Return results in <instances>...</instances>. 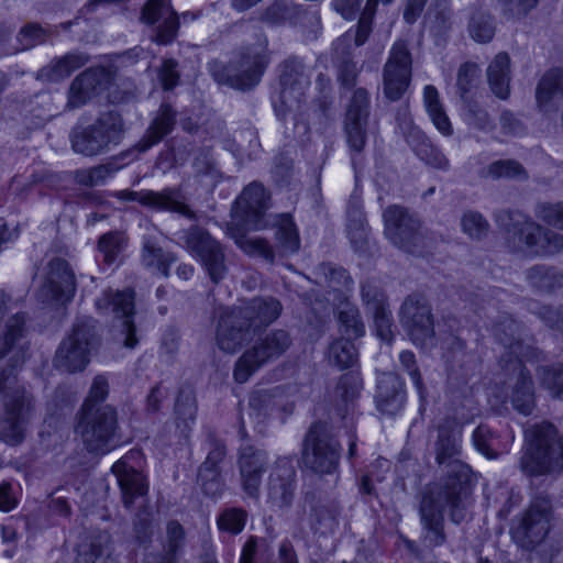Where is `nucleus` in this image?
Returning <instances> with one entry per match:
<instances>
[{
    "label": "nucleus",
    "instance_id": "4d7b16f0",
    "mask_svg": "<svg viewBox=\"0 0 563 563\" xmlns=\"http://www.w3.org/2000/svg\"><path fill=\"white\" fill-rule=\"evenodd\" d=\"M540 386L551 397L563 400V364L540 365L536 369Z\"/></svg>",
    "mask_w": 563,
    "mask_h": 563
},
{
    "label": "nucleus",
    "instance_id": "423d86ee",
    "mask_svg": "<svg viewBox=\"0 0 563 563\" xmlns=\"http://www.w3.org/2000/svg\"><path fill=\"white\" fill-rule=\"evenodd\" d=\"M118 410L112 405L79 409L75 432L90 453H106L120 441Z\"/></svg>",
    "mask_w": 563,
    "mask_h": 563
},
{
    "label": "nucleus",
    "instance_id": "2eb2a0df",
    "mask_svg": "<svg viewBox=\"0 0 563 563\" xmlns=\"http://www.w3.org/2000/svg\"><path fill=\"white\" fill-rule=\"evenodd\" d=\"M525 362L518 357L498 358L501 371L508 376L506 398L515 411L530 416L537 406L536 385Z\"/></svg>",
    "mask_w": 563,
    "mask_h": 563
},
{
    "label": "nucleus",
    "instance_id": "603ef678",
    "mask_svg": "<svg viewBox=\"0 0 563 563\" xmlns=\"http://www.w3.org/2000/svg\"><path fill=\"white\" fill-rule=\"evenodd\" d=\"M360 292L362 305L367 314L389 307L388 296L376 279L362 280Z\"/></svg>",
    "mask_w": 563,
    "mask_h": 563
},
{
    "label": "nucleus",
    "instance_id": "774afa93",
    "mask_svg": "<svg viewBox=\"0 0 563 563\" xmlns=\"http://www.w3.org/2000/svg\"><path fill=\"white\" fill-rule=\"evenodd\" d=\"M461 228L470 239L479 241L488 234L489 223L481 212L467 210L461 218Z\"/></svg>",
    "mask_w": 563,
    "mask_h": 563
},
{
    "label": "nucleus",
    "instance_id": "f8f14e48",
    "mask_svg": "<svg viewBox=\"0 0 563 563\" xmlns=\"http://www.w3.org/2000/svg\"><path fill=\"white\" fill-rule=\"evenodd\" d=\"M96 308L103 316L113 318V336L128 349H134L139 344L136 327L134 323V291L112 290L102 291L96 299Z\"/></svg>",
    "mask_w": 563,
    "mask_h": 563
},
{
    "label": "nucleus",
    "instance_id": "5701e85b",
    "mask_svg": "<svg viewBox=\"0 0 563 563\" xmlns=\"http://www.w3.org/2000/svg\"><path fill=\"white\" fill-rule=\"evenodd\" d=\"M445 509L451 518V505L440 498V489L423 494L419 516L422 543L428 548L442 547L446 542L443 515Z\"/></svg>",
    "mask_w": 563,
    "mask_h": 563
},
{
    "label": "nucleus",
    "instance_id": "ea45409f",
    "mask_svg": "<svg viewBox=\"0 0 563 563\" xmlns=\"http://www.w3.org/2000/svg\"><path fill=\"white\" fill-rule=\"evenodd\" d=\"M74 563H115L108 534H99L88 543L80 544Z\"/></svg>",
    "mask_w": 563,
    "mask_h": 563
},
{
    "label": "nucleus",
    "instance_id": "09e8293b",
    "mask_svg": "<svg viewBox=\"0 0 563 563\" xmlns=\"http://www.w3.org/2000/svg\"><path fill=\"white\" fill-rule=\"evenodd\" d=\"M186 533L184 527L177 520H170L166 525V537L162 543V552H157L166 560L179 563L185 547Z\"/></svg>",
    "mask_w": 563,
    "mask_h": 563
},
{
    "label": "nucleus",
    "instance_id": "ddd939ff",
    "mask_svg": "<svg viewBox=\"0 0 563 563\" xmlns=\"http://www.w3.org/2000/svg\"><path fill=\"white\" fill-rule=\"evenodd\" d=\"M290 345L291 338L287 331L278 329L268 332L238 358L233 371L234 380L246 383L266 363L280 357Z\"/></svg>",
    "mask_w": 563,
    "mask_h": 563
},
{
    "label": "nucleus",
    "instance_id": "4468645a",
    "mask_svg": "<svg viewBox=\"0 0 563 563\" xmlns=\"http://www.w3.org/2000/svg\"><path fill=\"white\" fill-rule=\"evenodd\" d=\"M274 227L276 228V251L267 240L262 238L244 241L243 251L251 256H258L269 264L275 262L276 252L282 257L297 253L300 249V236L292 214L289 212L276 214Z\"/></svg>",
    "mask_w": 563,
    "mask_h": 563
},
{
    "label": "nucleus",
    "instance_id": "aec40b11",
    "mask_svg": "<svg viewBox=\"0 0 563 563\" xmlns=\"http://www.w3.org/2000/svg\"><path fill=\"white\" fill-rule=\"evenodd\" d=\"M399 320L411 341L421 347L431 345L434 339V322L431 307L417 295H409L399 310Z\"/></svg>",
    "mask_w": 563,
    "mask_h": 563
},
{
    "label": "nucleus",
    "instance_id": "cd10ccee",
    "mask_svg": "<svg viewBox=\"0 0 563 563\" xmlns=\"http://www.w3.org/2000/svg\"><path fill=\"white\" fill-rule=\"evenodd\" d=\"M120 198L136 201L142 206L156 209L169 210L190 219L196 220L195 212L185 203V197L178 188H165L161 191L154 190H122L119 195Z\"/></svg>",
    "mask_w": 563,
    "mask_h": 563
},
{
    "label": "nucleus",
    "instance_id": "6e6d98bb",
    "mask_svg": "<svg viewBox=\"0 0 563 563\" xmlns=\"http://www.w3.org/2000/svg\"><path fill=\"white\" fill-rule=\"evenodd\" d=\"M276 396L273 390L258 389L251 393L249 398V415L256 422H264L276 409Z\"/></svg>",
    "mask_w": 563,
    "mask_h": 563
},
{
    "label": "nucleus",
    "instance_id": "f257e3e1",
    "mask_svg": "<svg viewBox=\"0 0 563 563\" xmlns=\"http://www.w3.org/2000/svg\"><path fill=\"white\" fill-rule=\"evenodd\" d=\"M462 433L455 421L445 420L438 427L434 443L435 462L445 468L440 483V498L451 505V521L460 525L467 519L473 504L471 497V467L460 460Z\"/></svg>",
    "mask_w": 563,
    "mask_h": 563
},
{
    "label": "nucleus",
    "instance_id": "c9c22d12",
    "mask_svg": "<svg viewBox=\"0 0 563 563\" xmlns=\"http://www.w3.org/2000/svg\"><path fill=\"white\" fill-rule=\"evenodd\" d=\"M242 317L252 323L255 331L274 322L282 312V303L274 297H255L239 306Z\"/></svg>",
    "mask_w": 563,
    "mask_h": 563
},
{
    "label": "nucleus",
    "instance_id": "72a5a7b5",
    "mask_svg": "<svg viewBox=\"0 0 563 563\" xmlns=\"http://www.w3.org/2000/svg\"><path fill=\"white\" fill-rule=\"evenodd\" d=\"M112 471L117 475L125 508H131L137 498H143L147 494L148 485L145 476L134 467L128 466L124 460L117 462Z\"/></svg>",
    "mask_w": 563,
    "mask_h": 563
},
{
    "label": "nucleus",
    "instance_id": "13d9d810",
    "mask_svg": "<svg viewBox=\"0 0 563 563\" xmlns=\"http://www.w3.org/2000/svg\"><path fill=\"white\" fill-rule=\"evenodd\" d=\"M202 448L207 452V456L200 466L222 470V464L228 454L225 441L216 431L208 429Z\"/></svg>",
    "mask_w": 563,
    "mask_h": 563
},
{
    "label": "nucleus",
    "instance_id": "bf43d9fd",
    "mask_svg": "<svg viewBox=\"0 0 563 563\" xmlns=\"http://www.w3.org/2000/svg\"><path fill=\"white\" fill-rule=\"evenodd\" d=\"M249 514L242 507H225L217 516V527L220 532L231 536L240 534L247 522Z\"/></svg>",
    "mask_w": 563,
    "mask_h": 563
},
{
    "label": "nucleus",
    "instance_id": "5fc2aeb1",
    "mask_svg": "<svg viewBox=\"0 0 563 563\" xmlns=\"http://www.w3.org/2000/svg\"><path fill=\"white\" fill-rule=\"evenodd\" d=\"M124 249L123 236L118 231H110L102 234L97 244L98 255L97 260L103 265V268L111 267L115 264L119 254Z\"/></svg>",
    "mask_w": 563,
    "mask_h": 563
},
{
    "label": "nucleus",
    "instance_id": "864d4df0",
    "mask_svg": "<svg viewBox=\"0 0 563 563\" xmlns=\"http://www.w3.org/2000/svg\"><path fill=\"white\" fill-rule=\"evenodd\" d=\"M530 285L541 291H553L563 287V274L555 267L534 265L527 272Z\"/></svg>",
    "mask_w": 563,
    "mask_h": 563
},
{
    "label": "nucleus",
    "instance_id": "dca6fc26",
    "mask_svg": "<svg viewBox=\"0 0 563 563\" xmlns=\"http://www.w3.org/2000/svg\"><path fill=\"white\" fill-rule=\"evenodd\" d=\"M412 56L405 40L396 41L383 67V92L391 102L399 101L411 82Z\"/></svg>",
    "mask_w": 563,
    "mask_h": 563
},
{
    "label": "nucleus",
    "instance_id": "3c124183",
    "mask_svg": "<svg viewBox=\"0 0 563 563\" xmlns=\"http://www.w3.org/2000/svg\"><path fill=\"white\" fill-rule=\"evenodd\" d=\"M339 508L334 504H318L311 508L310 529L314 533L334 532L338 527Z\"/></svg>",
    "mask_w": 563,
    "mask_h": 563
},
{
    "label": "nucleus",
    "instance_id": "6ab92c4d",
    "mask_svg": "<svg viewBox=\"0 0 563 563\" xmlns=\"http://www.w3.org/2000/svg\"><path fill=\"white\" fill-rule=\"evenodd\" d=\"M239 307L216 306L213 317L218 318L216 341L219 349L225 353H235L252 338V323L241 316Z\"/></svg>",
    "mask_w": 563,
    "mask_h": 563
},
{
    "label": "nucleus",
    "instance_id": "e433bc0d",
    "mask_svg": "<svg viewBox=\"0 0 563 563\" xmlns=\"http://www.w3.org/2000/svg\"><path fill=\"white\" fill-rule=\"evenodd\" d=\"M406 141L417 157L427 165L441 170L450 168L446 156L420 129H411L406 136Z\"/></svg>",
    "mask_w": 563,
    "mask_h": 563
},
{
    "label": "nucleus",
    "instance_id": "393cba45",
    "mask_svg": "<svg viewBox=\"0 0 563 563\" xmlns=\"http://www.w3.org/2000/svg\"><path fill=\"white\" fill-rule=\"evenodd\" d=\"M269 194L261 183L252 181L238 196L232 211L251 229H265L267 227L265 213L269 207Z\"/></svg>",
    "mask_w": 563,
    "mask_h": 563
},
{
    "label": "nucleus",
    "instance_id": "473e14b6",
    "mask_svg": "<svg viewBox=\"0 0 563 563\" xmlns=\"http://www.w3.org/2000/svg\"><path fill=\"white\" fill-rule=\"evenodd\" d=\"M406 400L404 382L399 375L388 372L378 377L375 402L377 409L386 415H396Z\"/></svg>",
    "mask_w": 563,
    "mask_h": 563
},
{
    "label": "nucleus",
    "instance_id": "58836bf2",
    "mask_svg": "<svg viewBox=\"0 0 563 563\" xmlns=\"http://www.w3.org/2000/svg\"><path fill=\"white\" fill-rule=\"evenodd\" d=\"M487 78L493 93L499 99L510 95V58L507 53H499L487 68Z\"/></svg>",
    "mask_w": 563,
    "mask_h": 563
},
{
    "label": "nucleus",
    "instance_id": "9d476101",
    "mask_svg": "<svg viewBox=\"0 0 563 563\" xmlns=\"http://www.w3.org/2000/svg\"><path fill=\"white\" fill-rule=\"evenodd\" d=\"M124 122L119 112H102L93 123L74 129L70 134L73 150L85 156L102 154L121 143Z\"/></svg>",
    "mask_w": 563,
    "mask_h": 563
},
{
    "label": "nucleus",
    "instance_id": "1a4fd4ad",
    "mask_svg": "<svg viewBox=\"0 0 563 563\" xmlns=\"http://www.w3.org/2000/svg\"><path fill=\"white\" fill-rule=\"evenodd\" d=\"M277 70L280 91L273 97L272 103L277 119L284 122L290 112L299 110L305 102L311 76L303 58L297 55H290L282 60Z\"/></svg>",
    "mask_w": 563,
    "mask_h": 563
},
{
    "label": "nucleus",
    "instance_id": "39448f33",
    "mask_svg": "<svg viewBox=\"0 0 563 563\" xmlns=\"http://www.w3.org/2000/svg\"><path fill=\"white\" fill-rule=\"evenodd\" d=\"M97 320L92 317H77L69 333L60 342L54 365L68 373L84 371L90 362L91 352L99 345Z\"/></svg>",
    "mask_w": 563,
    "mask_h": 563
},
{
    "label": "nucleus",
    "instance_id": "20e7f679",
    "mask_svg": "<svg viewBox=\"0 0 563 563\" xmlns=\"http://www.w3.org/2000/svg\"><path fill=\"white\" fill-rule=\"evenodd\" d=\"M176 111L168 103H162L157 115L153 119L142 139L131 148L121 152L106 164L90 168V177L95 186L102 185L118 170L139 158V155L147 152L168 135L176 123Z\"/></svg>",
    "mask_w": 563,
    "mask_h": 563
},
{
    "label": "nucleus",
    "instance_id": "e2e57ef3",
    "mask_svg": "<svg viewBox=\"0 0 563 563\" xmlns=\"http://www.w3.org/2000/svg\"><path fill=\"white\" fill-rule=\"evenodd\" d=\"M367 121L347 120L345 119L346 142L351 150L352 164L355 165L356 157L360 155L367 140L366 134Z\"/></svg>",
    "mask_w": 563,
    "mask_h": 563
},
{
    "label": "nucleus",
    "instance_id": "a18cd8bd",
    "mask_svg": "<svg viewBox=\"0 0 563 563\" xmlns=\"http://www.w3.org/2000/svg\"><path fill=\"white\" fill-rule=\"evenodd\" d=\"M88 60L89 57L86 54L71 52L53 59L47 67L42 69V74L47 76L51 81H58L69 77L75 70L85 66Z\"/></svg>",
    "mask_w": 563,
    "mask_h": 563
},
{
    "label": "nucleus",
    "instance_id": "338daca9",
    "mask_svg": "<svg viewBox=\"0 0 563 563\" xmlns=\"http://www.w3.org/2000/svg\"><path fill=\"white\" fill-rule=\"evenodd\" d=\"M462 117L467 125L477 130H486L490 126L489 114L476 100L468 97L462 99Z\"/></svg>",
    "mask_w": 563,
    "mask_h": 563
},
{
    "label": "nucleus",
    "instance_id": "2f4dec72",
    "mask_svg": "<svg viewBox=\"0 0 563 563\" xmlns=\"http://www.w3.org/2000/svg\"><path fill=\"white\" fill-rule=\"evenodd\" d=\"M514 439V432L508 424L496 429L488 423H481L473 432L477 450L488 457H497L507 452Z\"/></svg>",
    "mask_w": 563,
    "mask_h": 563
},
{
    "label": "nucleus",
    "instance_id": "4c0bfd02",
    "mask_svg": "<svg viewBox=\"0 0 563 563\" xmlns=\"http://www.w3.org/2000/svg\"><path fill=\"white\" fill-rule=\"evenodd\" d=\"M102 85V74L88 69L78 75L71 82L67 106L71 109L84 106Z\"/></svg>",
    "mask_w": 563,
    "mask_h": 563
},
{
    "label": "nucleus",
    "instance_id": "4be33fe9",
    "mask_svg": "<svg viewBox=\"0 0 563 563\" xmlns=\"http://www.w3.org/2000/svg\"><path fill=\"white\" fill-rule=\"evenodd\" d=\"M446 361L450 364L448 384L451 393L454 389L466 396L471 391L468 382L476 375L478 363L474 355L466 352V342L459 336L450 335L443 345Z\"/></svg>",
    "mask_w": 563,
    "mask_h": 563
},
{
    "label": "nucleus",
    "instance_id": "c756f323",
    "mask_svg": "<svg viewBox=\"0 0 563 563\" xmlns=\"http://www.w3.org/2000/svg\"><path fill=\"white\" fill-rule=\"evenodd\" d=\"M11 297L0 289V358L12 351L25 332V312H10Z\"/></svg>",
    "mask_w": 563,
    "mask_h": 563
},
{
    "label": "nucleus",
    "instance_id": "a19ab883",
    "mask_svg": "<svg viewBox=\"0 0 563 563\" xmlns=\"http://www.w3.org/2000/svg\"><path fill=\"white\" fill-rule=\"evenodd\" d=\"M141 260L146 268L154 269L168 277L169 267L177 261V257L170 252H165L154 239L144 236Z\"/></svg>",
    "mask_w": 563,
    "mask_h": 563
},
{
    "label": "nucleus",
    "instance_id": "7c9ffc66",
    "mask_svg": "<svg viewBox=\"0 0 563 563\" xmlns=\"http://www.w3.org/2000/svg\"><path fill=\"white\" fill-rule=\"evenodd\" d=\"M352 36V31H347L332 45V63L336 69L338 81L349 90L356 85L360 71L353 59Z\"/></svg>",
    "mask_w": 563,
    "mask_h": 563
},
{
    "label": "nucleus",
    "instance_id": "79ce46f5",
    "mask_svg": "<svg viewBox=\"0 0 563 563\" xmlns=\"http://www.w3.org/2000/svg\"><path fill=\"white\" fill-rule=\"evenodd\" d=\"M197 409L195 390L190 386H183L178 391L174 407L176 426L183 434L196 422Z\"/></svg>",
    "mask_w": 563,
    "mask_h": 563
},
{
    "label": "nucleus",
    "instance_id": "c85d7f7f",
    "mask_svg": "<svg viewBox=\"0 0 563 563\" xmlns=\"http://www.w3.org/2000/svg\"><path fill=\"white\" fill-rule=\"evenodd\" d=\"M550 529L549 511L545 508L531 506L516 527L511 529L515 541L525 549L540 544Z\"/></svg>",
    "mask_w": 563,
    "mask_h": 563
},
{
    "label": "nucleus",
    "instance_id": "412c9836",
    "mask_svg": "<svg viewBox=\"0 0 563 563\" xmlns=\"http://www.w3.org/2000/svg\"><path fill=\"white\" fill-rule=\"evenodd\" d=\"M385 234L397 247L415 254L422 242L420 221L400 206H389L383 213Z\"/></svg>",
    "mask_w": 563,
    "mask_h": 563
},
{
    "label": "nucleus",
    "instance_id": "0eeeda50",
    "mask_svg": "<svg viewBox=\"0 0 563 563\" xmlns=\"http://www.w3.org/2000/svg\"><path fill=\"white\" fill-rule=\"evenodd\" d=\"M495 221L508 233L517 235L530 254L552 255L563 249L562 234L544 229L520 211L500 210L495 213Z\"/></svg>",
    "mask_w": 563,
    "mask_h": 563
},
{
    "label": "nucleus",
    "instance_id": "69168bd1",
    "mask_svg": "<svg viewBox=\"0 0 563 563\" xmlns=\"http://www.w3.org/2000/svg\"><path fill=\"white\" fill-rule=\"evenodd\" d=\"M471 37L478 43H488L495 35L494 19L490 14L474 12L468 22Z\"/></svg>",
    "mask_w": 563,
    "mask_h": 563
},
{
    "label": "nucleus",
    "instance_id": "b1692460",
    "mask_svg": "<svg viewBox=\"0 0 563 563\" xmlns=\"http://www.w3.org/2000/svg\"><path fill=\"white\" fill-rule=\"evenodd\" d=\"M297 489V472L291 459L278 457L267 482L266 503L273 510H287L292 506Z\"/></svg>",
    "mask_w": 563,
    "mask_h": 563
},
{
    "label": "nucleus",
    "instance_id": "052dcab7",
    "mask_svg": "<svg viewBox=\"0 0 563 563\" xmlns=\"http://www.w3.org/2000/svg\"><path fill=\"white\" fill-rule=\"evenodd\" d=\"M379 0H366L365 7L360 13V19L357 24L354 27H351L349 31H352V46L360 47L364 45L372 31H373V21L376 14V9Z\"/></svg>",
    "mask_w": 563,
    "mask_h": 563
},
{
    "label": "nucleus",
    "instance_id": "f3484780",
    "mask_svg": "<svg viewBox=\"0 0 563 563\" xmlns=\"http://www.w3.org/2000/svg\"><path fill=\"white\" fill-rule=\"evenodd\" d=\"M46 269L44 282L36 290V299L48 305L70 302L76 294L77 283L69 263L62 257H53Z\"/></svg>",
    "mask_w": 563,
    "mask_h": 563
},
{
    "label": "nucleus",
    "instance_id": "a211bd4d",
    "mask_svg": "<svg viewBox=\"0 0 563 563\" xmlns=\"http://www.w3.org/2000/svg\"><path fill=\"white\" fill-rule=\"evenodd\" d=\"M492 333L505 349L500 356L518 357L529 363H540L547 358L542 350L525 342L522 324L509 314L498 316L492 325Z\"/></svg>",
    "mask_w": 563,
    "mask_h": 563
},
{
    "label": "nucleus",
    "instance_id": "0e129e2a",
    "mask_svg": "<svg viewBox=\"0 0 563 563\" xmlns=\"http://www.w3.org/2000/svg\"><path fill=\"white\" fill-rule=\"evenodd\" d=\"M197 481L206 496L211 498L222 496L225 487L222 470L199 466Z\"/></svg>",
    "mask_w": 563,
    "mask_h": 563
},
{
    "label": "nucleus",
    "instance_id": "49530a36",
    "mask_svg": "<svg viewBox=\"0 0 563 563\" xmlns=\"http://www.w3.org/2000/svg\"><path fill=\"white\" fill-rule=\"evenodd\" d=\"M346 338L333 340L328 347L329 363L340 369L352 368L358 362V352L353 342Z\"/></svg>",
    "mask_w": 563,
    "mask_h": 563
},
{
    "label": "nucleus",
    "instance_id": "9b49d317",
    "mask_svg": "<svg viewBox=\"0 0 563 563\" xmlns=\"http://www.w3.org/2000/svg\"><path fill=\"white\" fill-rule=\"evenodd\" d=\"M178 241L188 250L203 268L212 284L218 285L228 274L223 245L210 233L191 225L177 232Z\"/></svg>",
    "mask_w": 563,
    "mask_h": 563
},
{
    "label": "nucleus",
    "instance_id": "7ed1b4c3",
    "mask_svg": "<svg viewBox=\"0 0 563 563\" xmlns=\"http://www.w3.org/2000/svg\"><path fill=\"white\" fill-rule=\"evenodd\" d=\"M0 399L4 407L0 419V439L9 445L20 444L34 411V398L19 384L13 365L0 369Z\"/></svg>",
    "mask_w": 563,
    "mask_h": 563
},
{
    "label": "nucleus",
    "instance_id": "8fccbe9b",
    "mask_svg": "<svg viewBox=\"0 0 563 563\" xmlns=\"http://www.w3.org/2000/svg\"><path fill=\"white\" fill-rule=\"evenodd\" d=\"M338 322L342 338L356 340L365 334V324L355 305H344L338 312Z\"/></svg>",
    "mask_w": 563,
    "mask_h": 563
},
{
    "label": "nucleus",
    "instance_id": "37998d69",
    "mask_svg": "<svg viewBox=\"0 0 563 563\" xmlns=\"http://www.w3.org/2000/svg\"><path fill=\"white\" fill-rule=\"evenodd\" d=\"M239 563H276L272 541L250 536L242 545Z\"/></svg>",
    "mask_w": 563,
    "mask_h": 563
},
{
    "label": "nucleus",
    "instance_id": "a878e982",
    "mask_svg": "<svg viewBox=\"0 0 563 563\" xmlns=\"http://www.w3.org/2000/svg\"><path fill=\"white\" fill-rule=\"evenodd\" d=\"M268 453L253 444L241 445L238 453V467L244 493L257 498L264 473L268 467Z\"/></svg>",
    "mask_w": 563,
    "mask_h": 563
},
{
    "label": "nucleus",
    "instance_id": "f704fd0d",
    "mask_svg": "<svg viewBox=\"0 0 563 563\" xmlns=\"http://www.w3.org/2000/svg\"><path fill=\"white\" fill-rule=\"evenodd\" d=\"M311 16L319 22L320 18L317 12L309 13L302 5L285 0H276L268 5L262 13L261 20L269 25L305 24L306 20Z\"/></svg>",
    "mask_w": 563,
    "mask_h": 563
},
{
    "label": "nucleus",
    "instance_id": "de8ad7c7",
    "mask_svg": "<svg viewBox=\"0 0 563 563\" xmlns=\"http://www.w3.org/2000/svg\"><path fill=\"white\" fill-rule=\"evenodd\" d=\"M423 101L435 128L443 135H451L453 133L452 125L441 103L439 91L434 86L427 85L424 87Z\"/></svg>",
    "mask_w": 563,
    "mask_h": 563
},
{
    "label": "nucleus",
    "instance_id": "6e6552de",
    "mask_svg": "<svg viewBox=\"0 0 563 563\" xmlns=\"http://www.w3.org/2000/svg\"><path fill=\"white\" fill-rule=\"evenodd\" d=\"M341 444L325 421H314L305 434L301 445V463L305 468L320 475L338 472Z\"/></svg>",
    "mask_w": 563,
    "mask_h": 563
},
{
    "label": "nucleus",
    "instance_id": "f03ea898",
    "mask_svg": "<svg viewBox=\"0 0 563 563\" xmlns=\"http://www.w3.org/2000/svg\"><path fill=\"white\" fill-rule=\"evenodd\" d=\"M256 43L245 44L233 51L228 62L213 59L208 71L220 86L241 92L256 88L272 63L268 38L263 30L255 33Z\"/></svg>",
    "mask_w": 563,
    "mask_h": 563
},
{
    "label": "nucleus",
    "instance_id": "680f3d73",
    "mask_svg": "<svg viewBox=\"0 0 563 563\" xmlns=\"http://www.w3.org/2000/svg\"><path fill=\"white\" fill-rule=\"evenodd\" d=\"M56 32L55 27H43L38 23L30 22L20 30L16 38L22 49H30L36 45L45 43L47 38L53 34H56Z\"/></svg>",
    "mask_w": 563,
    "mask_h": 563
},
{
    "label": "nucleus",
    "instance_id": "c03bdc74",
    "mask_svg": "<svg viewBox=\"0 0 563 563\" xmlns=\"http://www.w3.org/2000/svg\"><path fill=\"white\" fill-rule=\"evenodd\" d=\"M562 80L563 71L560 68H552L542 76L536 90L537 103L541 111L548 112L552 99L563 95Z\"/></svg>",
    "mask_w": 563,
    "mask_h": 563
},
{
    "label": "nucleus",
    "instance_id": "bb28decb",
    "mask_svg": "<svg viewBox=\"0 0 563 563\" xmlns=\"http://www.w3.org/2000/svg\"><path fill=\"white\" fill-rule=\"evenodd\" d=\"M362 387V378L356 372H347L340 376L334 389L329 393L331 408L329 418L331 420L340 419L347 423H353V413L355 401L358 398Z\"/></svg>",
    "mask_w": 563,
    "mask_h": 563
}]
</instances>
